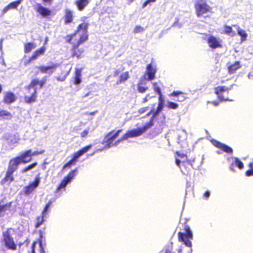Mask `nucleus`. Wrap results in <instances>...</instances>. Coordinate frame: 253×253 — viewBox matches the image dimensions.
<instances>
[{
	"mask_svg": "<svg viewBox=\"0 0 253 253\" xmlns=\"http://www.w3.org/2000/svg\"><path fill=\"white\" fill-rule=\"evenodd\" d=\"M148 129V128L144 125L141 127H138L128 131L122 137L116 141H115V140L122 132V130L119 129L116 131L113 130L110 132L106 135L103 144L105 145V148L106 149H108L114 146H117L120 142L129 137H135L140 136Z\"/></svg>",
	"mask_w": 253,
	"mask_h": 253,
	"instance_id": "nucleus-1",
	"label": "nucleus"
},
{
	"mask_svg": "<svg viewBox=\"0 0 253 253\" xmlns=\"http://www.w3.org/2000/svg\"><path fill=\"white\" fill-rule=\"evenodd\" d=\"M88 24L82 23L79 25L77 32L72 35L68 40V42L71 43L73 45V56H76L78 59L82 57V54L84 50L83 48L78 49L79 46L88 39L87 29Z\"/></svg>",
	"mask_w": 253,
	"mask_h": 253,
	"instance_id": "nucleus-2",
	"label": "nucleus"
},
{
	"mask_svg": "<svg viewBox=\"0 0 253 253\" xmlns=\"http://www.w3.org/2000/svg\"><path fill=\"white\" fill-rule=\"evenodd\" d=\"M45 82L43 81H39L37 79L32 81L29 85L26 87L28 92L25 95L24 100L27 103H31L36 101L37 95V85H39L40 88L43 86Z\"/></svg>",
	"mask_w": 253,
	"mask_h": 253,
	"instance_id": "nucleus-3",
	"label": "nucleus"
},
{
	"mask_svg": "<svg viewBox=\"0 0 253 253\" xmlns=\"http://www.w3.org/2000/svg\"><path fill=\"white\" fill-rule=\"evenodd\" d=\"M30 154V151H26L22 153L20 156L16 157L10 160L7 170L9 171L14 172L17 169L18 165L20 163H26L28 162V157Z\"/></svg>",
	"mask_w": 253,
	"mask_h": 253,
	"instance_id": "nucleus-4",
	"label": "nucleus"
},
{
	"mask_svg": "<svg viewBox=\"0 0 253 253\" xmlns=\"http://www.w3.org/2000/svg\"><path fill=\"white\" fill-rule=\"evenodd\" d=\"M195 9L198 17H201L208 12L212 11V8L207 3L205 0H197Z\"/></svg>",
	"mask_w": 253,
	"mask_h": 253,
	"instance_id": "nucleus-5",
	"label": "nucleus"
},
{
	"mask_svg": "<svg viewBox=\"0 0 253 253\" xmlns=\"http://www.w3.org/2000/svg\"><path fill=\"white\" fill-rule=\"evenodd\" d=\"M176 154L175 163L176 165L180 169L181 171L183 174H186V171L183 169L182 167L186 169L187 166L190 165L189 162L187 160V156L184 154H181L178 152H176Z\"/></svg>",
	"mask_w": 253,
	"mask_h": 253,
	"instance_id": "nucleus-6",
	"label": "nucleus"
},
{
	"mask_svg": "<svg viewBox=\"0 0 253 253\" xmlns=\"http://www.w3.org/2000/svg\"><path fill=\"white\" fill-rule=\"evenodd\" d=\"M78 172L77 169H75L73 170H72L70 172V173L68 174L67 176L65 177L63 180L61 182L60 185L57 188L56 194L57 197H60L61 194H58L59 192L62 189H65L66 187L68 185V183L71 182L72 179L74 178V177L77 175Z\"/></svg>",
	"mask_w": 253,
	"mask_h": 253,
	"instance_id": "nucleus-7",
	"label": "nucleus"
},
{
	"mask_svg": "<svg viewBox=\"0 0 253 253\" xmlns=\"http://www.w3.org/2000/svg\"><path fill=\"white\" fill-rule=\"evenodd\" d=\"M178 241L182 242L188 247H192V242L190 240L193 239V233L189 227L186 229V233L179 232L178 233Z\"/></svg>",
	"mask_w": 253,
	"mask_h": 253,
	"instance_id": "nucleus-8",
	"label": "nucleus"
},
{
	"mask_svg": "<svg viewBox=\"0 0 253 253\" xmlns=\"http://www.w3.org/2000/svg\"><path fill=\"white\" fill-rule=\"evenodd\" d=\"M91 147L92 145H89L83 148L79 151L75 153L73 155V158L71 159V161H70L69 162H68L64 165L63 169H64L66 168L70 167L71 166L75 165L77 159L80 157H81V156L83 155L84 153L87 152Z\"/></svg>",
	"mask_w": 253,
	"mask_h": 253,
	"instance_id": "nucleus-9",
	"label": "nucleus"
},
{
	"mask_svg": "<svg viewBox=\"0 0 253 253\" xmlns=\"http://www.w3.org/2000/svg\"><path fill=\"white\" fill-rule=\"evenodd\" d=\"M157 72L156 65L151 63L147 65L144 78L147 81H152L155 78V74Z\"/></svg>",
	"mask_w": 253,
	"mask_h": 253,
	"instance_id": "nucleus-10",
	"label": "nucleus"
},
{
	"mask_svg": "<svg viewBox=\"0 0 253 253\" xmlns=\"http://www.w3.org/2000/svg\"><path fill=\"white\" fill-rule=\"evenodd\" d=\"M3 241L5 246L10 250H16L17 247L14 240L7 232L3 233Z\"/></svg>",
	"mask_w": 253,
	"mask_h": 253,
	"instance_id": "nucleus-11",
	"label": "nucleus"
},
{
	"mask_svg": "<svg viewBox=\"0 0 253 253\" xmlns=\"http://www.w3.org/2000/svg\"><path fill=\"white\" fill-rule=\"evenodd\" d=\"M40 183V177L39 175L36 177L34 181L30 183L29 185L24 188V193L26 195H30L39 186Z\"/></svg>",
	"mask_w": 253,
	"mask_h": 253,
	"instance_id": "nucleus-12",
	"label": "nucleus"
},
{
	"mask_svg": "<svg viewBox=\"0 0 253 253\" xmlns=\"http://www.w3.org/2000/svg\"><path fill=\"white\" fill-rule=\"evenodd\" d=\"M221 40L211 35L207 39V42L210 47L215 49L221 47Z\"/></svg>",
	"mask_w": 253,
	"mask_h": 253,
	"instance_id": "nucleus-13",
	"label": "nucleus"
},
{
	"mask_svg": "<svg viewBox=\"0 0 253 253\" xmlns=\"http://www.w3.org/2000/svg\"><path fill=\"white\" fill-rule=\"evenodd\" d=\"M230 89V88H229L228 87L225 86H218L215 88V93L217 95L218 98L220 100H229L227 98H225L224 97V94Z\"/></svg>",
	"mask_w": 253,
	"mask_h": 253,
	"instance_id": "nucleus-14",
	"label": "nucleus"
},
{
	"mask_svg": "<svg viewBox=\"0 0 253 253\" xmlns=\"http://www.w3.org/2000/svg\"><path fill=\"white\" fill-rule=\"evenodd\" d=\"M211 142L215 147L220 149L227 153L232 154L233 152V149L231 147L216 140H211Z\"/></svg>",
	"mask_w": 253,
	"mask_h": 253,
	"instance_id": "nucleus-15",
	"label": "nucleus"
},
{
	"mask_svg": "<svg viewBox=\"0 0 253 253\" xmlns=\"http://www.w3.org/2000/svg\"><path fill=\"white\" fill-rule=\"evenodd\" d=\"M57 66V64L52 63L51 65L47 66H41L39 67L38 68L42 73L51 75L56 69Z\"/></svg>",
	"mask_w": 253,
	"mask_h": 253,
	"instance_id": "nucleus-16",
	"label": "nucleus"
},
{
	"mask_svg": "<svg viewBox=\"0 0 253 253\" xmlns=\"http://www.w3.org/2000/svg\"><path fill=\"white\" fill-rule=\"evenodd\" d=\"M19 138L14 135H9L7 138V148L12 149L16 147L18 143Z\"/></svg>",
	"mask_w": 253,
	"mask_h": 253,
	"instance_id": "nucleus-17",
	"label": "nucleus"
},
{
	"mask_svg": "<svg viewBox=\"0 0 253 253\" xmlns=\"http://www.w3.org/2000/svg\"><path fill=\"white\" fill-rule=\"evenodd\" d=\"M37 11L43 17L50 15L51 11L47 8H45L40 4H39L37 8Z\"/></svg>",
	"mask_w": 253,
	"mask_h": 253,
	"instance_id": "nucleus-18",
	"label": "nucleus"
},
{
	"mask_svg": "<svg viewBox=\"0 0 253 253\" xmlns=\"http://www.w3.org/2000/svg\"><path fill=\"white\" fill-rule=\"evenodd\" d=\"M231 159L232 160V162L230 166L231 169L233 170H234V165L240 169H243L244 164L238 158L236 157H232Z\"/></svg>",
	"mask_w": 253,
	"mask_h": 253,
	"instance_id": "nucleus-19",
	"label": "nucleus"
},
{
	"mask_svg": "<svg viewBox=\"0 0 253 253\" xmlns=\"http://www.w3.org/2000/svg\"><path fill=\"white\" fill-rule=\"evenodd\" d=\"M46 50L44 46H42L39 49L37 50L34 52L33 55L30 59V61L36 60L40 55L44 54Z\"/></svg>",
	"mask_w": 253,
	"mask_h": 253,
	"instance_id": "nucleus-20",
	"label": "nucleus"
},
{
	"mask_svg": "<svg viewBox=\"0 0 253 253\" xmlns=\"http://www.w3.org/2000/svg\"><path fill=\"white\" fill-rule=\"evenodd\" d=\"M9 172V170H7L5 178L1 181L2 184H4L7 182H8V184H9L11 182L14 180V177L12 175L14 172L12 171H10V172Z\"/></svg>",
	"mask_w": 253,
	"mask_h": 253,
	"instance_id": "nucleus-21",
	"label": "nucleus"
},
{
	"mask_svg": "<svg viewBox=\"0 0 253 253\" xmlns=\"http://www.w3.org/2000/svg\"><path fill=\"white\" fill-rule=\"evenodd\" d=\"M15 96L12 92H7L4 98V102L6 103H11L15 100Z\"/></svg>",
	"mask_w": 253,
	"mask_h": 253,
	"instance_id": "nucleus-22",
	"label": "nucleus"
},
{
	"mask_svg": "<svg viewBox=\"0 0 253 253\" xmlns=\"http://www.w3.org/2000/svg\"><path fill=\"white\" fill-rule=\"evenodd\" d=\"M241 67L240 62L236 61L234 64L230 65L228 67V73L230 74L234 73L237 70Z\"/></svg>",
	"mask_w": 253,
	"mask_h": 253,
	"instance_id": "nucleus-23",
	"label": "nucleus"
},
{
	"mask_svg": "<svg viewBox=\"0 0 253 253\" xmlns=\"http://www.w3.org/2000/svg\"><path fill=\"white\" fill-rule=\"evenodd\" d=\"M88 3V0H77L76 2L78 8L81 11L83 10Z\"/></svg>",
	"mask_w": 253,
	"mask_h": 253,
	"instance_id": "nucleus-24",
	"label": "nucleus"
},
{
	"mask_svg": "<svg viewBox=\"0 0 253 253\" xmlns=\"http://www.w3.org/2000/svg\"><path fill=\"white\" fill-rule=\"evenodd\" d=\"M170 96L178 97V99L177 101H183L186 98L184 94L182 92L179 91H174L172 93L170 94Z\"/></svg>",
	"mask_w": 253,
	"mask_h": 253,
	"instance_id": "nucleus-25",
	"label": "nucleus"
},
{
	"mask_svg": "<svg viewBox=\"0 0 253 253\" xmlns=\"http://www.w3.org/2000/svg\"><path fill=\"white\" fill-rule=\"evenodd\" d=\"M236 28V30L237 31V32H238V34L239 35H240L242 39H241V40L242 41H244L246 40V38L247 37V34L246 32V31L240 28L239 26H234Z\"/></svg>",
	"mask_w": 253,
	"mask_h": 253,
	"instance_id": "nucleus-26",
	"label": "nucleus"
},
{
	"mask_svg": "<svg viewBox=\"0 0 253 253\" xmlns=\"http://www.w3.org/2000/svg\"><path fill=\"white\" fill-rule=\"evenodd\" d=\"M36 47V44L34 42H27L24 45V52H30L32 49Z\"/></svg>",
	"mask_w": 253,
	"mask_h": 253,
	"instance_id": "nucleus-27",
	"label": "nucleus"
},
{
	"mask_svg": "<svg viewBox=\"0 0 253 253\" xmlns=\"http://www.w3.org/2000/svg\"><path fill=\"white\" fill-rule=\"evenodd\" d=\"M73 20L72 12L69 9H66L65 11V20L66 23H70Z\"/></svg>",
	"mask_w": 253,
	"mask_h": 253,
	"instance_id": "nucleus-28",
	"label": "nucleus"
},
{
	"mask_svg": "<svg viewBox=\"0 0 253 253\" xmlns=\"http://www.w3.org/2000/svg\"><path fill=\"white\" fill-rule=\"evenodd\" d=\"M224 33L231 37L236 35V32L232 30L231 27L228 26H225Z\"/></svg>",
	"mask_w": 253,
	"mask_h": 253,
	"instance_id": "nucleus-29",
	"label": "nucleus"
},
{
	"mask_svg": "<svg viewBox=\"0 0 253 253\" xmlns=\"http://www.w3.org/2000/svg\"><path fill=\"white\" fill-rule=\"evenodd\" d=\"M159 113H157V111L155 110L154 112L152 114H153L152 117L151 118L149 122L147 123L145 126L149 129L151 128L154 125V120L157 115H158Z\"/></svg>",
	"mask_w": 253,
	"mask_h": 253,
	"instance_id": "nucleus-30",
	"label": "nucleus"
},
{
	"mask_svg": "<svg viewBox=\"0 0 253 253\" xmlns=\"http://www.w3.org/2000/svg\"><path fill=\"white\" fill-rule=\"evenodd\" d=\"M119 81L117 82V84L124 83L129 78V75L127 72H125L120 76Z\"/></svg>",
	"mask_w": 253,
	"mask_h": 253,
	"instance_id": "nucleus-31",
	"label": "nucleus"
},
{
	"mask_svg": "<svg viewBox=\"0 0 253 253\" xmlns=\"http://www.w3.org/2000/svg\"><path fill=\"white\" fill-rule=\"evenodd\" d=\"M0 117L3 119H10L12 117V115L6 110H1L0 111Z\"/></svg>",
	"mask_w": 253,
	"mask_h": 253,
	"instance_id": "nucleus-32",
	"label": "nucleus"
},
{
	"mask_svg": "<svg viewBox=\"0 0 253 253\" xmlns=\"http://www.w3.org/2000/svg\"><path fill=\"white\" fill-rule=\"evenodd\" d=\"M21 0H18L12 2L10 3L8 6L9 7L10 9H15L16 8L18 5L21 3Z\"/></svg>",
	"mask_w": 253,
	"mask_h": 253,
	"instance_id": "nucleus-33",
	"label": "nucleus"
},
{
	"mask_svg": "<svg viewBox=\"0 0 253 253\" xmlns=\"http://www.w3.org/2000/svg\"><path fill=\"white\" fill-rule=\"evenodd\" d=\"M46 216H43L42 214L41 216H39L37 218V222H36V227H38L40 226L45 221L44 219V217Z\"/></svg>",
	"mask_w": 253,
	"mask_h": 253,
	"instance_id": "nucleus-34",
	"label": "nucleus"
},
{
	"mask_svg": "<svg viewBox=\"0 0 253 253\" xmlns=\"http://www.w3.org/2000/svg\"><path fill=\"white\" fill-rule=\"evenodd\" d=\"M27 151H30V154L29 155V156L28 157V159H29L28 162H29L31 160V157L32 156L37 155L39 154H42L44 152V150H42L41 151H36L32 152L31 150H29Z\"/></svg>",
	"mask_w": 253,
	"mask_h": 253,
	"instance_id": "nucleus-35",
	"label": "nucleus"
},
{
	"mask_svg": "<svg viewBox=\"0 0 253 253\" xmlns=\"http://www.w3.org/2000/svg\"><path fill=\"white\" fill-rule=\"evenodd\" d=\"M51 204V202L50 201L45 205V206L42 212V215L43 216H46V215L47 214V211H48L49 208H50Z\"/></svg>",
	"mask_w": 253,
	"mask_h": 253,
	"instance_id": "nucleus-36",
	"label": "nucleus"
},
{
	"mask_svg": "<svg viewBox=\"0 0 253 253\" xmlns=\"http://www.w3.org/2000/svg\"><path fill=\"white\" fill-rule=\"evenodd\" d=\"M167 106L170 109H176L178 107V105L174 102L168 101Z\"/></svg>",
	"mask_w": 253,
	"mask_h": 253,
	"instance_id": "nucleus-37",
	"label": "nucleus"
},
{
	"mask_svg": "<svg viewBox=\"0 0 253 253\" xmlns=\"http://www.w3.org/2000/svg\"><path fill=\"white\" fill-rule=\"evenodd\" d=\"M249 166L250 169L246 172V175L247 176L253 175V163H250Z\"/></svg>",
	"mask_w": 253,
	"mask_h": 253,
	"instance_id": "nucleus-38",
	"label": "nucleus"
},
{
	"mask_svg": "<svg viewBox=\"0 0 253 253\" xmlns=\"http://www.w3.org/2000/svg\"><path fill=\"white\" fill-rule=\"evenodd\" d=\"M141 84H143V83L141 81L140 82L138 86V91L140 93H144L146 91V90L148 89V87H144Z\"/></svg>",
	"mask_w": 253,
	"mask_h": 253,
	"instance_id": "nucleus-39",
	"label": "nucleus"
},
{
	"mask_svg": "<svg viewBox=\"0 0 253 253\" xmlns=\"http://www.w3.org/2000/svg\"><path fill=\"white\" fill-rule=\"evenodd\" d=\"M36 165H37V163H34V164H32V165L27 167L26 168H24V169H23L22 170V172H26L28 171V170L32 169L34 167H35Z\"/></svg>",
	"mask_w": 253,
	"mask_h": 253,
	"instance_id": "nucleus-40",
	"label": "nucleus"
},
{
	"mask_svg": "<svg viewBox=\"0 0 253 253\" xmlns=\"http://www.w3.org/2000/svg\"><path fill=\"white\" fill-rule=\"evenodd\" d=\"M143 31L144 28L140 26H136L133 30V32L134 33H138L142 32Z\"/></svg>",
	"mask_w": 253,
	"mask_h": 253,
	"instance_id": "nucleus-41",
	"label": "nucleus"
},
{
	"mask_svg": "<svg viewBox=\"0 0 253 253\" xmlns=\"http://www.w3.org/2000/svg\"><path fill=\"white\" fill-rule=\"evenodd\" d=\"M153 88L154 89V90L157 92L158 94H161V89L158 86L157 83H153Z\"/></svg>",
	"mask_w": 253,
	"mask_h": 253,
	"instance_id": "nucleus-42",
	"label": "nucleus"
},
{
	"mask_svg": "<svg viewBox=\"0 0 253 253\" xmlns=\"http://www.w3.org/2000/svg\"><path fill=\"white\" fill-rule=\"evenodd\" d=\"M164 103H158V106L157 109L155 110L156 111H157V113H160L162 111V110L164 108Z\"/></svg>",
	"mask_w": 253,
	"mask_h": 253,
	"instance_id": "nucleus-43",
	"label": "nucleus"
},
{
	"mask_svg": "<svg viewBox=\"0 0 253 253\" xmlns=\"http://www.w3.org/2000/svg\"><path fill=\"white\" fill-rule=\"evenodd\" d=\"M181 136H183L184 138H185L186 137V132L184 130H181L180 132V133L179 134V136H178V138L179 141H181L180 137Z\"/></svg>",
	"mask_w": 253,
	"mask_h": 253,
	"instance_id": "nucleus-44",
	"label": "nucleus"
},
{
	"mask_svg": "<svg viewBox=\"0 0 253 253\" xmlns=\"http://www.w3.org/2000/svg\"><path fill=\"white\" fill-rule=\"evenodd\" d=\"M89 130V128H87L85 129H84L81 133V136L82 137H85L88 133Z\"/></svg>",
	"mask_w": 253,
	"mask_h": 253,
	"instance_id": "nucleus-45",
	"label": "nucleus"
},
{
	"mask_svg": "<svg viewBox=\"0 0 253 253\" xmlns=\"http://www.w3.org/2000/svg\"><path fill=\"white\" fill-rule=\"evenodd\" d=\"M81 77L75 76L74 84H79L81 83Z\"/></svg>",
	"mask_w": 253,
	"mask_h": 253,
	"instance_id": "nucleus-46",
	"label": "nucleus"
},
{
	"mask_svg": "<svg viewBox=\"0 0 253 253\" xmlns=\"http://www.w3.org/2000/svg\"><path fill=\"white\" fill-rule=\"evenodd\" d=\"M158 94L159 95V103H164L165 100L162 96V93H161V94Z\"/></svg>",
	"mask_w": 253,
	"mask_h": 253,
	"instance_id": "nucleus-47",
	"label": "nucleus"
},
{
	"mask_svg": "<svg viewBox=\"0 0 253 253\" xmlns=\"http://www.w3.org/2000/svg\"><path fill=\"white\" fill-rule=\"evenodd\" d=\"M147 109H148V107H143V108H140L138 112L140 114H142V113H144L145 112H146Z\"/></svg>",
	"mask_w": 253,
	"mask_h": 253,
	"instance_id": "nucleus-48",
	"label": "nucleus"
},
{
	"mask_svg": "<svg viewBox=\"0 0 253 253\" xmlns=\"http://www.w3.org/2000/svg\"><path fill=\"white\" fill-rule=\"evenodd\" d=\"M210 196V192L209 191H206L204 194V197L206 199H208Z\"/></svg>",
	"mask_w": 253,
	"mask_h": 253,
	"instance_id": "nucleus-49",
	"label": "nucleus"
},
{
	"mask_svg": "<svg viewBox=\"0 0 253 253\" xmlns=\"http://www.w3.org/2000/svg\"><path fill=\"white\" fill-rule=\"evenodd\" d=\"M75 76L81 77V70L77 69L76 70Z\"/></svg>",
	"mask_w": 253,
	"mask_h": 253,
	"instance_id": "nucleus-50",
	"label": "nucleus"
},
{
	"mask_svg": "<svg viewBox=\"0 0 253 253\" xmlns=\"http://www.w3.org/2000/svg\"><path fill=\"white\" fill-rule=\"evenodd\" d=\"M9 10H10V8L9 7H8V5H7L6 6H5L3 9H2V13L3 14H4L6 12H7Z\"/></svg>",
	"mask_w": 253,
	"mask_h": 253,
	"instance_id": "nucleus-51",
	"label": "nucleus"
},
{
	"mask_svg": "<svg viewBox=\"0 0 253 253\" xmlns=\"http://www.w3.org/2000/svg\"><path fill=\"white\" fill-rule=\"evenodd\" d=\"M39 245H40V253H45V251H44V250L42 247V243L40 242L39 243Z\"/></svg>",
	"mask_w": 253,
	"mask_h": 253,
	"instance_id": "nucleus-52",
	"label": "nucleus"
},
{
	"mask_svg": "<svg viewBox=\"0 0 253 253\" xmlns=\"http://www.w3.org/2000/svg\"><path fill=\"white\" fill-rule=\"evenodd\" d=\"M150 2H152L151 1H149V0H147L146 2H145L144 3V4H143V7H145L147 6V5L150 3Z\"/></svg>",
	"mask_w": 253,
	"mask_h": 253,
	"instance_id": "nucleus-53",
	"label": "nucleus"
},
{
	"mask_svg": "<svg viewBox=\"0 0 253 253\" xmlns=\"http://www.w3.org/2000/svg\"><path fill=\"white\" fill-rule=\"evenodd\" d=\"M119 73H120V71L119 70H115L114 73V76H115V77L117 76Z\"/></svg>",
	"mask_w": 253,
	"mask_h": 253,
	"instance_id": "nucleus-54",
	"label": "nucleus"
},
{
	"mask_svg": "<svg viewBox=\"0 0 253 253\" xmlns=\"http://www.w3.org/2000/svg\"><path fill=\"white\" fill-rule=\"evenodd\" d=\"M66 78V76L62 77V78H58L57 80L60 81H64Z\"/></svg>",
	"mask_w": 253,
	"mask_h": 253,
	"instance_id": "nucleus-55",
	"label": "nucleus"
},
{
	"mask_svg": "<svg viewBox=\"0 0 253 253\" xmlns=\"http://www.w3.org/2000/svg\"><path fill=\"white\" fill-rule=\"evenodd\" d=\"M35 245H36L35 243H33L32 245V253H35V250H34Z\"/></svg>",
	"mask_w": 253,
	"mask_h": 253,
	"instance_id": "nucleus-56",
	"label": "nucleus"
},
{
	"mask_svg": "<svg viewBox=\"0 0 253 253\" xmlns=\"http://www.w3.org/2000/svg\"><path fill=\"white\" fill-rule=\"evenodd\" d=\"M155 110L154 109H152L147 114V116H149L150 114H152L154 112Z\"/></svg>",
	"mask_w": 253,
	"mask_h": 253,
	"instance_id": "nucleus-57",
	"label": "nucleus"
},
{
	"mask_svg": "<svg viewBox=\"0 0 253 253\" xmlns=\"http://www.w3.org/2000/svg\"><path fill=\"white\" fill-rule=\"evenodd\" d=\"M210 103H211L212 104L214 105V106H217L218 104V103L216 101H212Z\"/></svg>",
	"mask_w": 253,
	"mask_h": 253,
	"instance_id": "nucleus-58",
	"label": "nucleus"
},
{
	"mask_svg": "<svg viewBox=\"0 0 253 253\" xmlns=\"http://www.w3.org/2000/svg\"><path fill=\"white\" fill-rule=\"evenodd\" d=\"M182 249H183L182 247H180L178 249V253H182Z\"/></svg>",
	"mask_w": 253,
	"mask_h": 253,
	"instance_id": "nucleus-59",
	"label": "nucleus"
},
{
	"mask_svg": "<svg viewBox=\"0 0 253 253\" xmlns=\"http://www.w3.org/2000/svg\"><path fill=\"white\" fill-rule=\"evenodd\" d=\"M148 101V98L147 96L143 98V102L145 103Z\"/></svg>",
	"mask_w": 253,
	"mask_h": 253,
	"instance_id": "nucleus-60",
	"label": "nucleus"
},
{
	"mask_svg": "<svg viewBox=\"0 0 253 253\" xmlns=\"http://www.w3.org/2000/svg\"><path fill=\"white\" fill-rule=\"evenodd\" d=\"M48 41V38H47V37H46V38H45V42H44V45H45V44H46L47 43V42Z\"/></svg>",
	"mask_w": 253,
	"mask_h": 253,
	"instance_id": "nucleus-61",
	"label": "nucleus"
},
{
	"mask_svg": "<svg viewBox=\"0 0 253 253\" xmlns=\"http://www.w3.org/2000/svg\"><path fill=\"white\" fill-rule=\"evenodd\" d=\"M165 253H171V251L169 250H166Z\"/></svg>",
	"mask_w": 253,
	"mask_h": 253,
	"instance_id": "nucleus-62",
	"label": "nucleus"
},
{
	"mask_svg": "<svg viewBox=\"0 0 253 253\" xmlns=\"http://www.w3.org/2000/svg\"><path fill=\"white\" fill-rule=\"evenodd\" d=\"M252 75L251 73H250L248 75L249 78L251 79H252Z\"/></svg>",
	"mask_w": 253,
	"mask_h": 253,
	"instance_id": "nucleus-63",
	"label": "nucleus"
},
{
	"mask_svg": "<svg viewBox=\"0 0 253 253\" xmlns=\"http://www.w3.org/2000/svg\"><path fill=\"white\" fill-rule=\"evenodd\" d=\"M52 0H43L44 2H48L52 1Z\"/></svg>",
	"mask_w": 253,
	"mask_h": 253,
	"instance_id": "nucleus-64",
	"label": "nucleus"
}]
</instances>
